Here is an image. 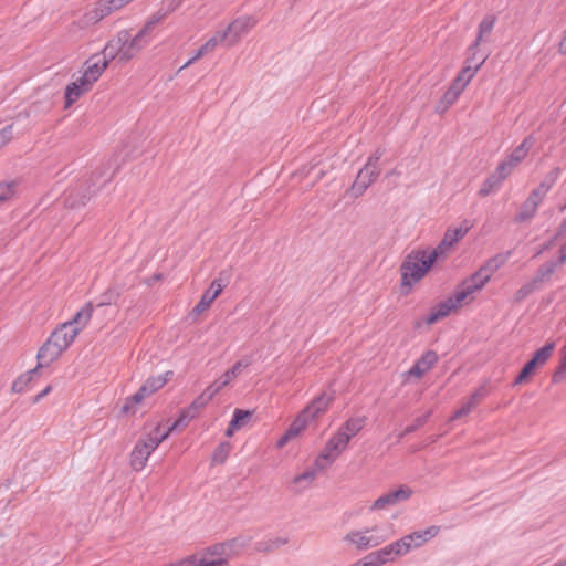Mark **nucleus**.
I'll return each mask as SVG.
<instances>
[{
  "label": "nucleus",
  "mask_w": 566,
  "mask_h": 566,
  "mask_svg": "<svg viewBox=\"0 0 566 566\" xmlns=\"http://www.w3.org/2000/svg\"><path fill=\"white\" fill-rule=\"evenodd\" d=\"M436 263V254L428 250H413L406 255L401 265V286L409 289L418 283Z\"/></svg>",
  "instance_id": "nucleus-1"
},
{
  "label": "nucleus",
  "mask_w": 566,
  "mask_h": 566,
  "mask_svg": "<svg viewBox=\"0 0 566 566\" xmlns=\"http://www.w3.org/2000/svg\"><path fill=\"white\" fill-rule=\"evenodd\" d=\"M94 312L92 302H87L74 317L61 324L50 335V339L62 352L66 350L74 342L82 327H84L91 319Z\"/></svg>",
  "instance_id": "nucleus-2"
},
{
  "label": "nucleus",
  "mask_w": 566,
  "mask_h": 566,
  "mask_svg": "<svg viewBox=\"0 0 566 566\" xmlns=\"http://www.w3.org/2000/svg\"><path fill=\"white\" fill-rule=\"evenodd\" d=\"M168 431L163 430L160 424H157L146 436L142 437L134 446L129 454V464L136 472L142 471L147 463L150 454L158 448V446L168 438Z\"/></svg>",
  "instance_id": "nucleus-3"
},
{
  "label": "nucleus",
  "mask_w": 566,
  "mask_h": 566,
  "mask_svg": "<svg viewBox=\"0 0 566 566\" xmlns=\"http://www.w3.org/2000/svg\"><path fill=\"white\" fill-rule=\"evenodd\" d=\"M437 533H408L401 539L387 545L377 551L384 564L394 560L396 556L406 554L411 547H419L427 541L431 539Z\"/></svg>",
  "instance_id": "nucleus-4"
},
{
  "label": "nucleus",
  "mask_w": 566,
  "mask_h": 566,
  "mask_svg": "<svg viewBox=\"0 0 566 566\" xmlns=\"http://www.w3.org/2000/svg\"><path fill=\"white\" fill-rule=\"evenodd\" d=\"M118 32L119 35L123 36V62H128L134 59L139 52L149 45L153 39V29L146 22L135 36H132L128 30H120Z\"/></svg>",
  "instance_id": "nucleus-5"
},
{
  "label": "nucleus",
  "mask_w": 566,
  "mask_h": 566,
  "mask_svg": "<svg viewBox=\"0 0 566 566\" xmlns=\"http://www.w3.org/2000/svg\"><path fill=\"white\" fill-rule=\"evenodd\" d=\"M554 349V342H548L542 348L537 349L533 357L523 366L513 385L516 386L523 384L537 367L544 366L552 356Z\"/></svg>",
  "instance_id": "nucleus-6"
},
{
  "label": "nucleus",
  "mask_w": 566,
  "mask_h": 566,
  "mask_svg": "<svg viewBox=\"0 0 566 566\" xmlns=\"http://www.w3.org/2000/svg\"><path fill=\"white\" fill-rule=\"evenodd\" d=\"M107 67V61L103 60L101 54H92L82 66L81 85L85 83L92 88Z\"/></svg>",
  "instance_id": "nucleus-7"
},
{
  "label": "nucleus",
  "mask_w": 566,
  "mask_h": 566,
  "mask_svg": "<svg viewBox=\"0 0 566 566\" xmlns=\"http://www.w3.org/2000/svg\"><path fill=\"white\" fill-rule=\"evenodd\" d=\"M132 1L133 0H97L93 8L85 13V19L90 23H97Z\"/></svg>",
  "instance_id": "nucleus-8"
},
{
  "label": "nucleus",
  "mask_w": 566,
  "mask_h": 566,
  "mask_svg": "<svg viewBox=\"0 0 566 566\" xmlns=\"http://www.w3.org/2000/svg\"><path fill=\"white\" fill-rule=\"evenodd\" d=\"M380 175V168H373L367 166L358 171L352 187L350 191L353 197L358 198L364 195V192L376 181V179Z\"/></svg>",
  "instance_id": "nucleus-9"
},
{
  "label": "nucleus",
  "mask_w": 566,
  "mask_h": 566,
  "mask_svg": "<svg viewBox=\"0 0 566 566\" xmlns=\"http://www.w3.org/2000/svg\"><path fill=\"white\" fill-rule=\"evenodd\" d=\"M256 24L253 17H240L233 20L224 30L218 31L221 39L226 41L228 36H232L231 43L237 42L243 34L251 30Z\"/></svg>",
  "instance_id": "nucleus-10"
},
{
  "label": "nucleus",
  "mask_w": 566,
  "mask_h": 566,
  "mask_svg": "<svg viewBox=\"0 0 566 566\" xmlns=\"http://www.w3.org/2000/svg\"><path fill=\"white\" fill-rule=\"evenodd\" d=\"M333 401L334 395L324 391L315 397L301 412L313 422L329 409Z\"/></svg>",
  "instance_id": "nucleus-11"
},
{
  "label": "nucleus",
  "mask_w": 566,
  "mask_h": 566,
  "mask_svg": "<svg viewBox=\"0 0 566 566\" xmlns=\"http://www.w3.org/2000/svg\"><path fill=\"white\" fill-rule=\"evenodd\" d=\"M227 286V283L222 281L221 277L214 279L209 289H207L201 295L200 301L193 307V312L196 314H200L206 308L210 306V304L222 293L223 289Z\"/></svg>",
  "instance_id": "nucleus-12"
},
{
  "label": "nucleus",
  "mask_w": 566,
  "mask_h": 566,
  "mask_svg": "<svg viewBox=\"0 0 566 566\" xmlns=\"http://www.w3.org/2000/svg\"><path fill=\"white\" fill-rule=\"evenodd\" d=\"M438 359V354L434 350H427L421 355L419 359L415 361L407 374L416 378H421L436 365Z\"/></svg>",
  "instance_id": "nucleus-13"
},
{
  "label": "nucleus",
  "mask_w": 566,
  "mask_h": 566,
  "mask_svg": "<svg viewBox=\"0 0 566 566\" xmlns=\"http://www.w3.org/2000/svg\"><path fill=\"white\" fill-rule=\"evenodd\" d=\"M468 229L463 230L461 228L447 230L441 242L434 249L428 250V252L434 253L437 261L440 256L444 255L454 243L464 237Z\"/></svg>",
  "instance_id": "nucleus-14"
},
{
  "label": "nucleus",
  "mask_w": 566,
  "mask_h": 566,
  "mask_svg": "<svg viewBox=\"0 0 566 566\" xmlns=\"http://www.w3.org/2000/svg\"><path fill=\"white\" fill-rule=\"evenodd\" d=\"M185 0H164L160 8L154 12L146 21L154 30L155 25L163 22L169 14L178 10Z\"/></svg>",
  "instance_id": "nucleus-15"
},
{
  "label": "nucleus",
  "mask_w": 566,
  "mask_h": 566,
  "mask_svg": "<svg viewBox=\"0 0 566 566\" xmlns=\"http://www.w3.org/2000/svg\"><path fill=\"white\" fill-rule=\"evenodd\" d=\"M62 350L59 349L50 339L39 348L36 354L39 368L49 367L52 363H54L61 355Z\"/></svg>",
  "instance_id": "nucleus-16"
},
{
  "label": "nucleus",
  "mask_w": 566,
  "mask_h": 566,
  "mask_svg": "<svg viewBox=\"0 0 566 566\" xmlns=\"http://www.w3.org/2000/svg\"><path fill=\"white\" fill-rule=\"evenodd\" d=\"M122 39L123 36H120L119 32H117V34L112 40L107 41L102 51L97 53L101 54L103 60L107 61V65H109V63L116 57L123 62L124 45Z\"/></svg>",
  "instance_id": "nucleus-17"
},
{
  "label": "nucleus",
  "mask_w": 566,
  "mask_h": 566,
  "mask_svg": "<svg viewBox=\"0 0 566 566\" xmlns=\"http://www.w3.org/2000/svg\"><path fill=\"white\" fill-rule=\"evenodd\" d=\"M127 289L125 284H111L99 296L97 307L109 306L116 304L122 293Z\"/></svg>",
  "instance_id": "nucleus-18"
},
{
  "label": "nucleus",
  "mask_w": 566,
  "mask_h": 566,
  "mask_svg": "<svg viewBox=\"0 0 566 566\" xmlns=\"http://www.w3.org/2000/svg\"><path fill=\"white\" fill-rule=\"evenodd\" d=\"M223 42V39H221L220 34L217 32L213 36H211L205 44H202L196 53L184 64L179 67L178 72H181L182 70L190 66L192 63L198 61L203 55L212 52L219 43Z\"/></svg>",
  "instance_id": "nucleus-19"
},
{
  "label": "nucleus",
  "mask_w": 566,
  "mask_h": 566,
  "mask_svg": "<svg viewBox=\"0 0 566 566\" xmlns=\"http://www.w3.org/2000/svg\"><path fill=\"white\" fill-rule=\"evenodd\" d=\"M535 142L533 135L526 136L523 142L511 151L506 159L516 167L527 156L531 148L535 145Z\"/></svg>",
  "instance_id": "nucleus-20"
},
{
  "label": "nucleus",
  "mask_w": 566,
  "mask_h": 566,
  "mask_svg": "<svg viewBox=\"0 0 566 566\" xmlns=\"http://www.w3.org/2000/svg\"><path fill=\"white\" fill-rule=\"evenodd\" d=\"M452 310H454V304L451 303L449 298L441 301L440 303L431 307L430 313L424 318V323L428 325H432L439 319H442L446 316H448Z\"/></svg>",
  "instance_id": "nucleus-21"
},
{
  "label": "nucleus",
  "mask_w": 566,
  "mask_h": 566,
  "mask_svg": "<svg viewBox=\"0 0 566 566\" xmlns=\"http://www.w3.org/2000/svg\"><path fill=\"white\" fill-rule=\"evenodd\" d=\"M92 88L86 86V84L81 85V77L75 81L69 83L65 87V108L70 107L74 104L84 93H87Z\"/></svg>",
  "instance_id": "nucleus-22"
},
{
  "label": "nucleus",
  "mask_w": 566,
  "mask_h": 566,
  "mask_svg": "<svg viewBox=\"0 0 566 566\" xmlns=\"http://www.w3.org/2000/svg\"><path fill=\"white\" fill-rule=\"evenodd\" d=\"M485 60L486 57H481L474 65L463 66L452 83L463 91L480 67L484 64Z\"/></svg>",
  "instance_id": "nucleus-23"
},
{
  "label": "nucleus",
  "mask_w": 566,
  "mask_h": 566,
  "mask_svg": "<svg viewBox=\"0 0 566 566\" xmlns=\"http://www.w3.org/2000/svg\"><path fill=\"white\" fill-rule=\"evenodd\" d=\"M199 412L200 410L197 409L195 405L190 403L180 411L179 417L165 431H168L169 434L174 430H180L187 427L188 423L199 415Z\"/></svg>",
  "instance_id": "nucleus-24"
},
{
  "label": "nucleus",
  "mask_w": 566,
  "mask_h": 566,
  "mask_svg": "<svg viewBox=\"0 0 566 566\" xmlns=\"http://www.w3.org/2000/svg\"><path fill=\"white\" fill-rule=\"evenodd\" d=\"M319 470L314 467V464L310 468H307L304 472L301 474H297L293 479V484L295 485V492L301 493L304 490H306L314 481L317 472Z\"/></svg>",
  "instance_id": "nucleus-25"
},
{
  "label": "nucleus",
  "mask_w": 566,
  "mask_h": 566,
  "mask_svg": "<svg viewBox=\"0 0 566 566\" xmlns=\"http://www.w3.org/2000/svg\"><path fill=\"white\" fill-rule=\"evenodd\" d=\"M365 417H352L348 418L337 430L348 436V441L357 436L365 426Z\"/></svg>",
  "instance_id": "nucleus-26"
},
{
  "label": "nucleus",
  "mask_w": 566,
  "mask_h": 566,
  "mask_svg": "<svg viewBox=\"0 0 566 566\" xmlns=\"http://www.w3.org/2000/svg\"><path fill=\"white\" fill-rule=\"evenodd\" d=\"M170 371L165 373L164 375L150 376L146 379V381L140 386V388H145V396L148 397L151 394L156 392L160 388H163L167 381Z\"/></svg>",
  "instance_id": "nucleus-27"
},
{
  "label": "nucleus",
  "mask_w": 566,
  "mask_h": 566,
  "mask_svg": "<svg viewBox=\"0 0 566 566\" xmlns=\"http://www.w3.org/2000/svg\"><path fill=\"white\" fill-rule=\"evenodd\" d=\"M495 22H496V18L493 14H488L482 19V21L480 22V24L478 27L476 38L473 42L474 50H476L480 46L484 35L490 34L492 32V30L495 25Z\"/></svg>",
  "instance_id": "nucleus-28"
},
{
  "label": "nucleus",
  "mask_w": 566,
  "mask_h": 566,
  "mask_svg": "<svg viewBox=\"0 0 566 566\" xmlns=\"http://www.w3.org/2000/svg\"><path fill=\"white\" fill-rule=\"evenodd\" d=\"M39 367L35 366L34 368L28 370L27 373L20 375L12 384L11 390L13 392L21 394L25 391L31 382L33 381L34 377L38 375Z\"/></svg>",
  "instance_id": "nucleus-29"
},
{
  "label": "nucleus",
  "mask_w": 566,
  "mask_h": 566,
  "mask_svg": "<svg viewBox=\"0 0 566 566\" xmlns=\"http://www.w3.org/2000/svg\"><path fill=\"white\" fill-rule=\"evenodd\" d=\"M345 542H348L356 546L358 549H367L370 546H376L378 541L374 537H366L364 533H347L344 537Z\"/></svg>",
  "instance_id": "nucleus-30"
},
{
  "label": "nucleus",
  "mask_w": 566,
  "mask_h": 566,
  "mask_svg": "<svg viewBox=\"0 0 566 566\" xmlns=\"http://www.w3.org/2000/svg\"><path fill=\"white\" fill-rule=\"evenodd\" d=\"M490 276L485 273V270L480 268L469 277L464 279L462 282L465 285H469L474 292L480 291L484 287V285L490 281Z\"/></svg>",
  "instance_id": "nucleus-31"
},
{
  "label": "nucleus",
  "mask_w": 566,
  "mask_h": 566,
  "mask_svg": "<svg viewBox=\"0 0 566 566\" xmlns=\"http://www.w3.org/2000/svg\"><path fill=\"white\" fill-rule=\"evenodd\" d=\"M145 388H139L134 395L127 397L122 406L120 413L134 415L137 411V406L146 398Z\"/></svg>",
  "instance_id": "nucleus-32"
},
{
  "label": "nucleus",
  "mask_w": 566,
  "mask_h": 566,
  "mask_svg": "<svg viewBox=\"0 0 566 566\" xmlns=\"http://www.w3.org/2000/svg\"><path fill=\"white\" fill-rule=\"evenodd\" d=\"M503 181L496 177L494 174H491L482 184L481 188L478 191V195L482 198L488 197L492 193H495L501 188Z\"/></svg>",
  "instance_id": "nucleus-33"
},
{
  "label": "nucleus",
  "mask_w": 566,
  "mask_h": 566,
  "mask_svg": "<svg viewBox=\"0 0 566 566\" xmlns=\"http://www.w3.org/2000/svg\"><path fill=\"white\" fill-rule=\"evenodd\" d=\"M537 209L536 203L525 200L518 213L515 216L514 221L517 223L531 221L536 216Z\"/></svg>",
  "instance_id": "nucleus-34"
},
{
  "label": "nucleus",
  "mask_w": 566,
  "mask_h": 566,
  "mask_svg": "<svg viewBox=\"0 0 566 566\" xmlns=\"http://www.w3.org/2000/svg\"><path fill=\"white\" fill-rule=\"evenodd\" d=\"M310 423L311 421L302 412H298L285 432L293 439L305 430Z\"/></svg>",
  "instance_id": "nucleus-35"
},
{
  "label": "nucleus",
  "mask_w": 566,
  "mask_h": 566,
  "mask_svg": "<svg viewBox=\"0 0 566 566\" xmlns=\"http://www.w3.org/2000/svg\"><path fill=\"white\" fill-rule=\"evenodd\" d=\"M338 457L327 449L325 446L319 454L314 460V467L318 470H325L331 467Z\"/></svg>",
  "instance_id": "nucleus-36"
},
{
  "label": "nucleus",
  "mask_w": 566,
  "mask_h": 566,
  "mask_svg": "<svg viewBox=\"0 0 566 566\" xmlns=\"http://www.w3.org/2000/svg\"><path fill=\"white\" fill-rule=\"evenodd\" d=\"M559 268V265L556 263L555 260H549L545 263H543L536 271L535 276L533 277L534 281L541 286V283L544 282V280L548 279L555 270Z\"/></svg>",
  "instance_id": "nucleus-37"
},
{
  "label": "nucleus",
  "mask_w": 566,
  "mask_h": 566,
  "mask_svg": "<svg viewBox=\"0 0 566 566\" xmlns=\"http://www.w3.org/2000/svg\"><path fill=\"white\" fill-rule=\"evenodd\" d=\"M231 449L232 446L229 441L220 442L212 453L211 462L213 464L224 463L230 454Z\"/></svg>",
  "instance_id": "nucleus-38"
},
{
  "label": "nucleus",
  "mask_w": 566,
  "mask_h": 566,
  "mask_svg": "<svg viewBox=\"0 0 566 566\" xmlns=\"http://www.w3.org/2000/svg\"><path fill=\"white\" fill-rule=\"evenodd\" d=\"M252 364L251 357H244L240 360H238L230 369H228L226 373H223L221 376L224 378L226 381L230 382L233 378L239 376L242 371V369L249 367Z\"/></svg>",
  "instance_id": "nucleus-39"
},
{
  "label": "nucleus",
  "mask_w": 566,
  "mask_h": 566,
  "mask_svg": "<svg viewBox=\"0 0 566 566\" xmlns=\"http://www.w3.org/2000/svg\"><path fill=\"white\" fill-rule=\"evenodd\" d=\"M19 182L17 180L0 182V203L7 202L15 197Z\"/></svg>",
  "instance_id": "nucleus-40"
},
{
  "label": "nucleus",
  "mask_w": 566,
  "mask_h": 566,
  "mask_svg": "<svg viewBox=\"0 0 566 566\" xmlns=\"http://www.w3.org/2000/svg\"><path fill=\"white\" fill-rule=\"evenodd\" d=\"M473 293L474 291L469 285H465L463 282H461L458 285L455 292L448 298L451 301V303L454 304V308H457L469 295Z\"/></svg>",
  "instance_id": "nucleus-41"
},
{
  "label": "nucleus",
  "mask_w": 566,
  "mask_h": 566,
  "mask_svg": "<svg viewBox=\"0 0 566 566\" xmlns=\"http://www.w3.org/2000/svg\"><path fill=\"white\" fill-rule=\"evenodd\" d=\"M566 379V344L560 349V360L552 376L553 384H559Z\"/></svg>",
  "instance_id": "nucleus-42"
},
{
  "label": "nucleus",
  "mask_w": 566,
  "mask_h": 566,
  "mask_svg": "<svg viewBox=\"0 0 566 566\" xmlns=\"http://www.w3.org/2000/svg\"><path fill=\"white\" fill-rule=\"evenodd\" d=\"M391 497L394 504H398L400 502H405L410 499L412 495V490L407 485H400L397 490H391L387 492Z\"/></svg>",
  "instance_id": "nucleus-43"
},
{
  "label": "nucleus",
  "mask_w": 566,
  "mask_h": 566,
  "mask_svg": "<svg viewBox=\"0 0 566 566\" xmlns=\"http://www.w3.org/2000/svg\"><path fill=\"white\" fill-rule=\"evenodd\" d=\"M539 285L533 279L525 284H523L515 293V301L521 302L526 298L533 292L539 290Z\"/></svg>",
  "instance_id": "nucleus-44"
},
{
  "label": "nucleus",
  "mask_w": 566,
  "mask_h": 566,
  "mask_svg": "<svg viewBox=\"0 0 566 566\" xmlns=\"http://www.w3.org/2000/svg\"><path fill=\"white\" fill-rule=\"evenodd\" d=\"M463 91L451 83L450 87L444 92L441 103L446 104V107L452 105L461 95Z\"/></svg>",
  "instance_id": "nucleus-45"
},
{
  "label": "nucleus",
  "mask_w": 566,
  "mask_h": 566,
  "mask_svg": "<svg viewBox=\"0 0 566 566\" xmlns=\"http://www.w3.org/2000/svg\"><path fill=\"white\" fill-rule=\"evenodd\" d=\"M287 541H289L287 538H281V537H276L275 539L271 538L268 542L258 543L255 546V549L259 552H270L274 548H279L281 545L286 544Z\"/></svg>",
  "instance_id": "nucleus-46"
},
{
  "label": "nucleus",
  "mask_w": 566,
  "mask_h": 566,
  "mask_svg": "<svg viewBox=\"0 0 566 566\" xmlns=\"http://www.w3.org/2000/svg\"><path fill=\"white\" fill-rule=\"evenodd\" d=\"M515 167L505 158L500 161L494 170V175L504 181L513 171Z\"/></svg>",
  "instance_id": "nucleus-47"
},
{
  "label": "nucleus",
  "mask_w": 566,
  "mask_h": 566,
  "mask_svg": "<svg viewBox=\"0 0 566 566\" xmlns=\"http://www.w3.org/2000/svg\"><path fill=\"white\" fill-rule=\"evenodd\" d=\"M252 416L249 410L235 409L231 419L232 427L240 429Z\"/></svg>",
  "instance_id": "nucleus-48"
},
{
  "label": "nucleus",
  "mask_w": 566,
  "mask_h": 566,
  "mask_svg": "<svg viewBox=\"0 0 566 566\" xmlns=\"http://www.w3.org/2000/svg\"><path fill=\"white\" fill-rule=\"evenodd\" d=\"M559 175H560V168L555 167L544 176V178L539 182V185L545 187L546 189L551 190L554 187V185L557 182Z\"/></svg>",
  "instance_id": "nucleus-49"
},
{
  "label": "nucleus",
  "mask_w": 566,
  "mask_h": 566,
  "mask_svg": "<svg viewBox=\"0 0 566 566\" xmlns=\"http://www.w3.org/2000/svg\"><path fill=\"white\" fill-rule=\"evenodd\" d=\"M486 396L488 388L485 385H482L472 392L467 402L474 409Z\"/></svg>",
  "instance_id": "nucleus-50"
},
{
  "label": "nucleus",
  "mask_w": 566,
  "mask_h": 566,
  "mask_svg": "<svg viewBox=\"0 0 566 566\" xmlns=\"http://www.w3.org/2000/svg\"><path fill=\"white\" fill-rule=\"evenodd\" d=\"M430 416H431V412L429 411V412L424 413L423 416L417 417L411 424L407 426L403 429L402 436L410 434V433L417 431L418 429H420L422 426H424L427 423Z\"/></svg>",
  "instance_id": "nucleus-51"
},
{
  "label": "nucleus",
  "mask_w": 566,
  "mask_h": 566,
  "mask_svg": "<svg viewBox=\"0 0 566 566\" xmlns=\"http://www.w3.org/2000/svg\"><path fill=\"white\" fill-rule=\"evenodd\" d=\"M394 502L391 501V497L388 493H385L380 495L377 500L374 501V503L370 506L371 511H379V510H386L390 506H394Z\"/></svg>",
  "instance_id": "nucleus-52"
},
{
  "label": "nucleus",
  "mask_w": 566,
  "mask_h": 566,
  "mask_svg": "<svg viewBox=\"0 0 566 566\" xmlns=\"http://www.w3.org/2000/svg\"><path fill=\"white\" fill-rule=\"evenodd\" d=\"M356 565L358 566H381L384 565V559L380 558L379 554L373 552L360 559Z\"/></svg>",
  "instance_id": "nucleus-53"
},
{
  "label": "nucleus",
  "mask_w": 566,
  "mask_h": 566,
  "mask_svg": "<svg viewBox=\"0 0 566 566\" xmlns=\"http://www.w3.org/2000/svg\"><path fill=\"white\" fill-rule=\"evenodd\" d=\"M328 440L332 441L342 451H344L349 443L348 436L346 433L339 432L338 430Z\"/></svg>",
  "instance_id": "nucleus-54"
},
{
  "label": "nucleus",
  "mask_w": 566,
  "mask_h": 566,
  "mask_svg": "<svg viewBox=\"0 0 566 566\" xmlns=\"http://www.w3.org/2000/svg\"><path fill=\"white\" fill-rule=\"evenodd\" d=\"M212 398L211 392L205 389L191 403L195 405L197 409L201 410L209 403V401L212 400Z\"/></svg>",
  "instance_id": "nucleus-55"
},
{
  "label": "nucleus",
  "mask_w": 566,
  "mask_h": 566,
  "mask_svg": "<svg viewBox=\"0 0 566 566\" xmlns=\"http://www.w3.org/2000/svg\"><path fill=\"white\" fill-rule=\"evenodd\" d=\"M13 137V125H7L0 129V149L6 146Z\"/></svg>",
  "instance_id": "nucleus-56"
},
{
  "label": "nucleus",
  "mask_w": 566,
  "mask_h": 566,
  "mask_svg": "<svg viewBox=\"0 0 566 566\" xmlns=\"http://www.w3.org/2000/svg\"><path fill=\"white\" fill-rule=\"evenodd\" d=\"M229 382L224 380L222 376L216 379L211 385H209L206 389L211 392V396L214 397L223 387H226Z\"/></svg>",
  "instance_id": "nucleus-57"
},
{
  "label": "nucleus",
  "mask_w": 566,
  "mask_h": 566,
  "mask_svg": "<svg viewBox=\"0 0 566 566\" xmlns=\"http://www.w3.org/2000/svg\"><path fill=\"white\" fill-rule=\"evenodd\" d=\"M385 155L384 148H377L367 159L366 165L369 167L379 168L378 161L381 159V157Z\"/></svg>",
  "instance_id": "nucleus-58"
},
{
  "label": "nucleus",
  "mask_w": 566,
  "mask_h": 566,
  "mask_svg": "<svg viewBox=\"0 0 566 566\" xmlns=\"http://www.w3.org/2000/svg\"><path fill=\"white\" fill-rule=\"evenodd\" d=\"M478 53H479V48L476 50H474L473 43H472L468 49V56L465 59L464 66L474 65L478 61H480L481 57H483L482 55L478 56Z\"/></svg>",
  "instance_id": "nucleus-59"
},
{
  "label": "nucleus",
  "mask_w": 566,
  "mask_h": 566,
  "mask_svg": "<svg viewBox=\"0 0 566 566\" xmlns=\"http://www.w3.org/2000/svg\"><path fill=\"white\" fill-rule=\"evenodd\" d=\"M74 191H75L74 189H71L70 192L67 193V196L65 198L66 205L70 206L71 208H74L77 206H84L86 203V201L88 200V197L86 195H83L78 201L73 200L72 196H73Z\"/></svg>",
  "instance_id": "nucleus-60"
},
{
  "label": "nucleus",
  "mask_w": 566,
  "mask_h": 566,
  "mask_svg": "<svg viewBox=\"0 0 566 566\" xmlns=\"http://www.w3.org/2000/svg\"><path fill=\"white\" fill-rule=\"evenodd\" d=\"M473 408L465 401L458 410L454 411L452 419H460L469 415Z\"/></svg>",
  "instance_id": "nucleus-61"
},
{
  "label": "nucleus",
  "mask_w": 566,
  "mask_h": 566,
  "mask_svg": "<svg viewBox=\"0 0 566 566\" xmlns=\"http://www.w3.org/2000/svg\"><path fill=\"white\" fill-rule=\"evenodd\" d=\"M481 268L485 270V273L490 277L500 269L492 258H490Z\"/></svg>",
  "instance_id": "nucleus-62"
},
{
  "label": "nucleus",
  "mask_w": 566,
  "mask_h": 566,
  "mask_svg": "<svg viewBox=\"0 0 566 566\" xmlns=\"http://www.w3.org/2000/svg\"><path fill=\"white\" fill-rule=\"evenodd\" d=\"M511 254H512V251H507V252L499 253V254L492 256V259H493V261H495L497 266L501 268L502 265L505 264V262L509 260Z\"/></svg>",
  "instance_id": "nucleus-63"
},
{
  "label": "nucleus",
  "mask_w": 566,
  "mask_h": 566,
  "mask_svg": "<svg viewBox=\"0 0 566 566\" xmlns=\"http://www.w3.org/2000/svg\"><path fill=\"white\" fill-rule=\"evenodd\" d=\"M526 200H527V201H531V202H533V203H536V208H538V207H539V205L543 202L544 197L539 196V193H538L535 189H533V190L530 192V195H528V197L526 198Z\"/></svg>",
  "instance_id": "nucleus-64"
}]
</instances>
